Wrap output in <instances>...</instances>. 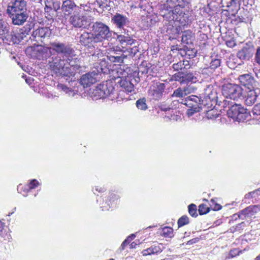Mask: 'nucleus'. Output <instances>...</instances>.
<instances>
[{
  "mask_svg": "<svg viewBox=\"0 0 260 260\" xmlns=\"http://www.w3.org/2000/svg\"><path fill=\"white\" fill-rule=\"evenodd\" d=\"M165 88L164 83L154 82L149 88L148 95L151 100L158 101L162 98Z\"/></svg>",
  "mask_w": 260,
  "mask_h": 260,
  "instance_id": "f8f14e48",
  "label": "nucleus"
},
{
  "mask_svg": "<svg viewBox=\"0 0 260 260\" xmlns=\"http://www.w3.org/2000/svg\"><path fill=\"white\" fill-rule=\"evenodd\" d=\"M252 113L254 115L259 116V118H260V103H258L254 106L252 109Z\"/></svg>",
  "mask_w": 260,
  "mask_h": 260,
  "instance_id": "8fccbe9b",
  "label": "nucleus"
},
{
  "mask_svg": "<svg viewBox=\"0 0 260 260\" xmlns=\"http://www.w3.org/2000/svg\"><path fill=\"white\" fill-rule=\"evenodd\" d=\"M123 34L124 35H117V40L122 45H131L133 44L134 40L129 37L128 32Z\"/></svg>",
  "mask_w": 260,
  "mask_h": 260,
  "instance_id": "a878e982",
  "label": "nucleus"
},
{
  "mask_svg": "<svg viewBox=\"0 0 260 260\" xmlns=\"http://www.w3.org/2000/svg\"><path fill=\"white\" fill-rule=\"evenodd\" d=\"M80 10H83L85 11H88L90 8L89 4H80L79 7Z\"/></svg>",
  "mask_w": 260,
  "mask_h": 260,
  "instance_id": "3c124183",
  "label": "nucleus"
},
{
  "mask_svg": "<svg viewBox=\"0 0 260 260\" xmlns=\"http://www.w3.org/2000/svg\"><path fill=\"white\" fill-rule=\"evenodd\" d=\"M25 81L28 84H30L31 83V81H32V79L31 77H29L25 79Z\"/></svg>",
  "mask_w": 260,
  "mask_h": 260,
  "instance_id": "4d7b16f0",
  "label": "nucleus"
},
{
  "mask_svg": "<svg viewBox=\"0 0 260 260\" xmlns=\"http://www.w3.org/2000/svg\"><path fill=\"white\" fill-rule=\"evenodd\" d=\"M149 70V64L146 62H142L139 67V72H141L143 74H146L148 73Z\"/></svg>",
  "mask_w": 260,
  "mask_h": 260,
  "instance_id": "ea45409f",
  "label": "nucleus"
},
{
  "mask_svg": "<svg viewBox=\"0 0 260 260\" xmlns=\"http://www.w3.org/2000/svg\"><path fill=\"white\" fill-rule=\"evenodd\" d=\"M111 22L121 31V33L128 32L126 28L128 27L129 20L126 16L119 13H116L112 17Z\"/></svg>",
  "mask_w": 260,
  "mask_h": 260,
  "instance_id": "1a4fd4ad",
  "label": "nucleus"
},
{
  "mask_svg": "<svg viewBox=\"0 0 260 260\" xmlns=\"http://www.w3.org/2000/svg\"><path fill=\"white\" fill-rule=\"evenodd\" d=\"M242 252V251L237 248H234L230 250L228 256H226V258H233L237 255H239L240 253Z\"/></svg>",
  "mask_w": 260,
  "mask_h": 260,
  "instance_id": "de8ad7c7",
  "label": "nucleus"
},
{
  "mask_svg": "<svg viewBox=\"0 0 260 260\" xmlns=\"http://www.w3.org/2000/svg\"><path fill=\"white\" fill-rule=\"evenodd\" d=\"M3 223L2 222H0V233L1 232H2V231H3Z\"/></svg>",
  "mask_w": 260,
  "mask_h": 260,
  "instance_id": "052dcab7",
  "label": "nucleus"
},
{
  "mask_svg": "<svg viewBox=\"0 0 260 260\" xmlns=\"http://www.w3.org/2000/svg\"><path fill=\"white\" fill-rule=\"evenodd\" d=\"M184 93H185V95H187L191 93L194 92L196 90L197 88L194 87L193 85L190 84L187 85L186 86L183 87Z\"/></svg>",
  "mask_w": 260,
  "mask_h": 260,
  "instance_id": "37998d69",
  "label": "nucleus"
},
{
  "mask_svg": "<svg viewBox=\"0 0 260 260\" xmlns=\"http://www.w3.org/2000/svg\"><path fill=\"white\" fill-rule=\"evenodd\" d=\"M222 7H225V11L228 12L230 14L233 16L235 15L239 9L237 1L235 0H230L229 2H227V5L225 6L223 5Z\"/></svg>",
  "mask_w": 260,
  "mask_h": 260,
  "instance_id": "393cba45",
  "label": "nucleus"
},
{
  "mask_svg": "<svg viewBox=\"0 0 260 260\" xmlns=\"http://www.w3.org/2000/svg\"><path fill=\"white\" fill-rule=\"evenodd\" d=\"M172 79L173 80L180 82L181 84L184 83V72H178L174 74Z\"/></svg>",
  "mask_w": 260,
  "mask_h": 260,
  "instance_id": "c756f323",
  "label": "nucleus"
},
{
  "mask_svg": "<svg viewBox=\"0 0 260 260\" xmlns=\"http://www.w3.org/2000/svg\"><path fill=\"white\" fill-rule=\"evenodd\" d=\"M9 17L12 20V23L15 25H22L28 18L27 12H7Z\"/></svg>",
  "mask_w": 260,
  "mask_h": 260,
  "instance_id": "2eb2a0df",
  "label": "nucleus"
},
{
  "mask_svg": "<svg viewBox=\"0 0 260 260\" xmlns=\"http://www.w3.org/2000/svg\"><path fill=\"white\" fill-rule=\"evenodd\" d=\"M192 51L193 52L194 54H192V55H190V54H188V55L191 56V58H193V57H194L196 56V51H193V50H192Z\"/></svg>",
  "mask_w": 260,
  "mask_h": 260,
  "instance_id": "680f3d73",
  "label": "nucleus"
},
{
  "mask_svg": "<svg viewBox=\"0 0 260 260\" xmlns=\"http://www.w3.org/2000/svg\"><path fill=\"white\" fill-rule=\"evenodd\" d=\"M35 24L32 22L27 23L21 29V33L23 35H28L30 30L34 28Z\"/></svg>",
  "mask_w": 260,
  "mask_h": 260,
  "instance_id": "f704fd0d",
  "label": "nucleus"
},
{
  "mask_svg": "<svg viewBox=\"0 0 260 260\" xmlns=\"http://www.w3.org/2000/svg\"><path fill=\"white\" fill-rule=\"evenodd\" d=\"M57 89L59 90H62L65 93H68L70 96H74L75 94V92L72 90L71 88H70L68 87L67 86L62 84H58L57 85Z\"/></svg>",
  "mask_w": 260,
  "mask_h": 260,
  "instance_id": "7c9ffc66",
  "label": "nucleus"
},
{
  "mask_svg": "<svg viewBox=\"0 0 260 260\" xmlns=\"http://www.w3.org/2000/svg\"><path fill=\"white\" fill-rule=\"evenodd\" d=\"M118 83L121 87V89L124 92L126 93H131L134 91V85L129 80L126 78H121Z\"/></svg>",
  "mask_w": 260,
  "mask_h": 260,
  "instance_id": "4be33fe9",
  "label": "nucleus"
},
{
  "mask_svg": "<svg viewBox=\"0 0 260 260\" xmlns=\"http://www.w3.org/2000/svg\"><path fill=\"white\" fill-rule=\"evenodd\" d=\"M94 190H95L96 191H98L99 192H102L105 191V188L102 187L96 186L95 187L94 189L93 190V193L94 194H96V192H95Z\"/></svg>",
  "mask_w": 260,
  "mask_h": 260,
  "instance_id": "5fc2aeb1",
  "label": "nucleus"
},
{
  "mask_svg": "<svg viewBox=\"0 0 260 260\" xmlns=\"http://www.w3.org/2000/svg\"><path fill=\"white\" fill-rule=\"evenodd\" d=\"M255 260H260V253L259 255H258L255 259Z\"/></svg>",
  "mask_w": 260,
  "mask_h": 260,
  "instance_id": "0e129e2a",
  "label": "nucleus"
},
{
  "mask_svg": "<svg viewBox=\"0 0 260 260\" xmlns=\"http://www.w3.org/2000/svg\"><path fill=\"white\" fill-rule=\"evenodd\" d=\"M189 222L188 217L186 215H183L178 219V225L179 227H181L188 224Z\"/></svg>",
  "mask_w": 260,
  "mask_h": 260,
  "instance_id": "79ce46f5",
  "label": "nucleus"
},
{
  "mask_svg": "<svg viewBox=\"0 0 260 260\" xmlns=\"http://www.w3.org/2000/svg\"><path fill=\"white\" fill-rule=\"evenodd\" d=\"M161 252L160 248L158 246H152L142 251L143 255H148L152 254L157 253Z\"/></svg>",
  "mask_w": 260,
  "mask_h": 260,
  "instance_id": "cd10ccee",
  "label": "nucleus"
},
{
  "mask_svg": "<svg viewBox=\"0 0 260 260\" xmlns=\"http://www.w3.org/2000/svg\"><path fill=\"white\" fill-rule=\"evenodd\" d=\"M223 107L224 108L229 107L227 114L229 117L232 118L235 121L244 122L249 117V113L241 105L236 104L232 105L229 101L224 100L223 102Z\"/></svg>",
  "mask_w": 260,
  "mask_h": 260,
  "instance_id": "7ed1b4c3",
  "label": "nucleus"
},
{
  "mask_svg": "<svg viewBox=\"0 0 260 260\" xmlns=\"http://www.w3.org/2000/svg\"><path fill=\"white\" fill-rule=\"evenodd\" d=\"M140 244V242L139 240L134 241L131 244L130 248H135L136 247V246Z\"/></svg>",
  "mask_w": 260,
  "mask_h": 260,
  "instance_id": "6e6d98bb",
  "label": "nucleus"
},
{
  "mask_svg": "<svg viewBox=\"0 0 260 260\" xmlns=\"http://www.w3.org/2000/svg\"><path fill=\"white\" fill-rule=\"evenodd\" d=\"M114 197V198H116V199H118V198H119L118 197H117V196H116L115 194H114V195L113 196L112 198H113V197Z\"/></svg>",
  "mask_w": 260,
  "mask_h": 260,
  "instance_id": "338daca9",
  "label": "nucleus"
},
{
  "mask_svg": "<svg viewBox=\"0 0 260 260\" xmlns=\"http://www.w3.org/2000/svg\"><path fill=\"white\" fill-rule=\"evenodd\" d=\"M111 2L110 0H95V3L98 5L99 7L102 10L109 6V4Z\"/></svg>",
  "mask_w": 260,
  "mask_h": 260,
  "instance_id": "49530a36",
  "label": "nucleus"
},
{
  "mask_svg": "<svg viewBox=\"0 0 260 260\" xmlns=\"http://www.w3.org/2000/svg\"><path fill=\"white\" fill-rule=\"evenodd\" d=\"M40 185V183L36 179H32L30 181L29 183L27 184L26 188L25 189L28 191L30 189H32L37 187Z\"/></svg>",
  "mask_w": 260,
  "mask_h": 260,
  "instance_id": "4c0bfd02",
  "label": "nucleus"
},
{
  "mask_svg": "<svg viewBox=\"0 0 260 260\" xmlns=\"http://www.w3.org/2000/svg\"><path fill=\"white\" fill-rule=\"evenodd\" d=\"M160 109L162 111H167V110H169L170 109V108L163 107L162 106L160 107Z\"/></svg>",
  "mask_w": 260,
  "mask_h": 260,
  "instance_id": "bf43d9fd",
  "label": "nucleus"
},
{
  "mask_svg": "<svg viewBox=\"0 0 260 260\" xmlns=\"http://www.w3.org/2000/svg\"><path fill=\"white\" fill-rule=\"evenodd\" d=\"M91 28L98 42L108 40L112 36V31H110L109 26L102 22H96L92 24Z\"/></svg>",
  "mask_w": 260,
  "mask_h": 260,
  "instance_id": "39448f33",
  "label": "nucleus"
},
{
  "mask_svg": "<svg viewBox=\"0 0 260 260\" xmlns=\"http://www.w3.org/2000/svg\"><path fill=\"white\" fill-rule=\"evenodd\" d=\"M188 212L189 214L194 217H196L198 216L197 212V208L195 204H191L188 206Z\"/></svg>",
  "mask_w": 260,
  "mask_h": 260,
  "instance_id": "a19ab883",
  "label": "nucleus"
},
{
  "mask_svg": "<svg viewBox=\"0 0 260 260\" xmlns=\"http://www.w3.org/2000/svg\"><path fill=\"white\" fill-rule=\"evenodd\" d=\"M114 88L111 82L98 85L93 90L94 96L99 99H104L113 94Z\"/></svg>",
  "mask_w": 260,
  "mask_h": 260,
  "instance_id": "6e6552de",
  "label": "nucleus"
},
{
  "mask_svg": "<svg viewBox=\"0 0 260 260\" xmlns=\"http://www.w3.org/2000/svg\"><path fill=\"white\" fill-rule=\"evenodd\" d=\"M27 55L39 60L47 59L49 68L57 76L70 77L81 71L80 61L74 55V50L69 45L55 42L50 46L41 45L28 47Z\"/></svg>",
  "mask_w": 260,
  "mask_h": 260,
  "instance_id": "f257e3e1",
  "label": "nucleus"
},
{
  "mask_svg": "<svg viewBox=\"0 0 260 260\" xmlns=\"http://www.w3.org/2000/svg\"><path fill=\"white\" fill-rule=\"evenodd\" d=\"M79 8L75 3L72 0H66L62 3L61 10L65 15H70L73 11Z\"/></svg>",
  "mask_w": 260,
  "mask_h": 260,
  "instance_id": "aec40b11",
  "label": "nucleus"
},
{
  "mask_svg": "<svg viewBox=\"0 0 260 260\" xmlns=\"http://www.w3.org/2000/svg\"><path fill=\"white\" fill-rule=\"evenodd\" d=\"M70 23L75 28H86L90 25V20L87 16L81 13L71 16Z\"/></svg>",
  "mask_w": 260,
  "mask_h": 260,
  "instance_id": "9b49d317",
  "label": "nucleus"
},
{
  "mask_svg": "<svg viewBox=\"0 0 260 260\" xmlns=\"http://www.w3.org/2000/svg\"><path fill=\"white\" fill-rule=\"evenodd\" d=\"M184 83H195L197 81V79L192 73H184Z\"/></svg>",
  "mask_w": 260,
  "mask_h": 260,
  "instance_id": "2f4dec72",
  "label": "nucleus"
},
{
  "mask_svg": "<svg viewBox=\"0 0 260 260\" xmlns=\"http://www.w3.org/2000/svg\"><path fill=\"white\" fill-rule=\"evenodd\" d=\"M100 76L97 71L87 73L81 76L80 83L84 88L90 86L97 82Z\"/></svg>",
  "mask_w": 260,
  "mask_h": 260,
  "instance_id": "ddd939ff",
  "label": "nucleus"
},
{
  "mask_svg": "<svg viewBox=\"0 0 260 260\" xmlns=\"http://www.w3.org/2000/svg\"><path fill=\"white\" fill-rule=\"evenodd\" d=\"M20 185H19L18 186V188H17V190L19 191V189H20Z\"/></svg>",
  "mask_w": 260,
  "mask_h": 260,
  "instance_id": "774afa93",
  "label": "nucleus"
},
{
  "mask_svg": "<svg viewBox=\"0 0 260 260\" xmlns=\"http://www.w3.org/2000/svg\"><path fill=\"white\" fill-rule=\"evenodd\" d=\"M7 11L27 12V2L25 0H12L7 7Z\"/></svg>",
  "mask_w": 260,
  "mask_h": 260,
  "instance_id": "4468645a",
  "label": "nucleus"
},
{
  "mask_svg": "<svg viewBox=\"0 0 260 260\" xmlns=\"http://www.w3.org/2000/svg\"><path fill=\"white\" fill-rule=\"evenodd\" d=\"M227 45L228 46H232V45L231 44L232 43V42H228L227 43Z\"/></svg>",
  "mask_w": 260,
  "mask_h": 260,
  "instance_id": "69168bd1",
  "label": "nucleus"
},
{
  "mask_svg": "<svg viewBox=\"0 0 260 260\" xmlns=\"http://www.w3.org/2000/svg\"><path fill=\"white\" fill-rule=\"evenodd\" d=\"M201 99L196 95H191L183 100L182 103L189 108L186 112L187 115L189 117L200 111L199 105H202L200 101Z\"/></svg>",
  "mask_w": 260,
  "mask_h": 260,
  "instance_id": "0eeeda50",
  "label": "nucleus"
},
{
  "mask_svg": "<svg viewBox=\"0 0 260 260\" xmlns=\"http://www.w3.org/2000/svg\"><path fill=\"white\" fill-rule=\"evenodd\" d=\"M136 106L139 109L145 110L147 109V106L146 104V100L143 99H141L138 100L136 102Z\"/></svg>",
  "mask_w": 260,
  "mask_h": 260,
  "instance_id": "e433bc0d",
  "label": "nucleus"
},
{
  "mask_svg": "<svg viewBox=\"0 0 260 260\" xmlns=\"http://www.w3.org/2000/svg\"><path fill=\"white\" fill-rule=\"evenodd\" d=\"M198 98L201 99L200 101L202 104L206 106L208 104V101L211 102L216 100L217 98V91L214 89L213 85L211 84L207 85Z\"/></svg>",
  "mask_w": 260,
  "mask_h": 260,
  "instance_id": "9d476101",
  "label": "nucleus"
},
{
  "mask_svg": "<svg viewBox=\"0 0 260 260\" xmlns=\"http://www.w3.org/2000/svg\"><path fill=\"white\" fill-rule=\"evenodd\" d=\"M254 50L253 46L247 45L238 52L237 56L241 60H248L254 54Z\"/></svg>",
  "mask_w": 260,
  "mask_h": 260,
  "instance_id": "a211bd4d",
  "label": "nucleus"
},
{
  "mask_svg": "<svg viewBox=\"0 0 260 260\" xmlns=\"http://www.w3.org/2000/svg\"><path fill=\"white\" fill-rule=\"evenodd\" d=\"M136 235L135 234H132L125 240V242L129 244L135 238Z\"/></svg>",
  "mask_w": 260,
  "mask_h": 260,
  "instance_id": "864d4df0",
  "label": "nucleus"
},
{
  "mask_svg": "<svg viewBox=\"0 0 260 260\" xmlns=\"http://www.w3.org/2000/svg\"><path fill=\"white\" fill-rule=\"evenodd\" d=\"M190 0H167L161 6V15L172 23L177 21L182 25L190 22L188 10L190 8Z\"/></svg>",
  "mask_w": 260,
  "mask_h": 260,
  "instance_id": "f03ea898",
  "label": "nucleus"
},
{
  "mask_svg": "<svg viewBox=\"0 0 260 260\" xmlns=\"http://www.w3.org/2000/svg\"><path fill=\"white\" fill-rule=\"evenodd\" d=\"M10 36V25L6 20H0V38L4 40Z\"/></svg>",
  "mask_w": 260,
  "mask_h": 260,
  "instance_id": "5701e85b",
  "label": "nucleus"
},
{
  "mask_svg": "<svg viewBox=\"0 0 260 260\" xmlns=\"http://www.w3.org/2000/svg\"><path fill=\"white\" fill-rule=\"evenodd\" d=\"M198 211L200 215H204L210 211V208L206 205L202 204L199 206Z\"/></svg>",
  "mask_w": 260,
  "mask_h": 260,
  "instance_id": "a18cd8bd",
  "label": "nucleus"
},
{
  "mask_svg": "<svg viewBox=\"0 0 260 260\" xmlns=\"http://www.w3.org/2000/svg\"><path fill=\"white\" fill-rule=\"evenodd\" d=\"M51 34V30L47 27H39L33 31L32 40L37 42H43V40L49 38Z\"/></svg>",
  "mask_w": 260,
  "mask_h": 260,
  "instance_id": "dca6fc26",
  "label": "nucleus"
},
{
  "mask_svg": "<svg viewBox=\"0 0 260 260\" xmlns=\"http://www.w3.org/2000/svg\"><path fill=\"white\" fill-rule=\"evenodd\" d=\"M222 94L228 100V99L238 101L242 99L243 96V89L238 84L228 83L222 86Z\"/></svg>",
  "mask_w": 260,
  "mask_h": 260,
  "instance_id": "20e7f679",
  "label": "nucleus"
},
{
  "mask_svg": "<svg viewBox=\"0 0 260 260\" xmlns=\"http://www.w3.org/2000/svg\"><path fill=\"white\" fill-rule=\"evenodd\" d=\"M221 64V59L219 58H212L210 63L209 68L212 70H215L220 67Z\"/></svg>",
  "mask_w": 260,
  "mask_h": 260,
  "instance_id": "c9c22d12",
  "label": "nucleus"
},
{
  "mask_svg": "<svg viewBox=\"0 0 260 260\" xmlns=\"http://www.w3.org/2000/svg\"><path fill=\"white\" fill-rule=\"evenodd\" d=\"M128 244L127 243L125 242V240L122 243L121 245V248L122 250H123L125 248V247Z\"/></svg>",
  "mask_w": 260,
  "mask_h": 260,
  "instance_id": "13d9d810",
  "label": "nucleus"
},
{
  "mask_svg": "<svg viewBox=\"0 0 260 260\" xmlns=\"http://www.w3.org/2000/svg\"><path fill=\"white\" fill-rule=\"evenodd\" d=\"M95 39V38L91 30L90 32L85 31L80 35L79 42L84 46H88L90 44L93 45L94 43H98Z\"/></svg>",
  "mask_w": 260,
  "mask_h": 260,
  "instance_id": "6ab92c4d",
  "label": "nucleus"
},
{
  "mask_svg": "<svg viewBox=\"0 0 260 260\" xmlns=\"http://www.w3.org/2000/svg\"><path fill=\"white\" fill-rule=\"evenodd\" d=\"M16 208H14V211H13L12 212L8 214V216H10L11 214H12L14 212V211H16Z\"/></svg>",
  "mask_w": 260,
  "mask_h": 260,
  "instance_id": "e2e57ef3",
  "label": "nucleus"
},
{
  "mask_svg": "<svg viewBox=\"0 0 260 260\" xmlns=\"http://www.w3.org/2000/svg\"><path fill=\"white\" fill-rule=\"evenodd\" d=\"M259 210V207L257 205L250 206L242 210L237 215L239 218L243 219L246 217L253 215Z\"/></svg>",
  "mask_w": 260,
  "mask_h": 260,
  "instance_id": "412c9836",
  "label": "nucleus"
},
{
  "mask_svg": "<svg viewBox=\"0 0 260 260\" xmlns=\"http://www.w3.org/2000/svg\"><path fill=\"white\" fill-rule=\"evenodd\" d=\"M186 96L185 93L184 92V90L183 89V87H179L177 89H175L173 93L172 94L173 97H176V98H183Z\"/></svg>",
  "mask_w": 260,
  "mask_h": 260,
  "instance_id": "58836bf2",
  "label": "nucleus"
},
{
  "mask_svg": "<svg viewBox=\"0 0 260 260\" xmlns=\"http://www.w3.org/2000/svg\"><path fill=\"white\" fill-rule=\"evenodd\" d=\"M260 196V188L253 191L249 192L245 194V199H251Z\"/></svg>",
  "mask_w": 260,
  "mask_h": 260,
  "instance_id": "c03bdc74",
  "label": "nucleus"
},
{
  "mask_svg": "<svg viewBox=\"0 0 260 260\" xmlns=\"http://www.w3.org/2000/svg\"><path fill=\"white\" fill-rule=\"evenodd\" d=\"M210 208L214 211H218L222 208V206L216 202L215 199H211L210 201Z\"/></svg>",
  "mask_w": 260,
  "mask_h": 260,
  "instance_id": "09e8293b",
  "label": "nucleus"
},
{
  "mask_svg": "<svg viewBox=\"0 0 260 260\" xmlns=\"http://www.w3.org/2000/svg\"><path fill=\"white\" fill-rule=\"evenodd\" d=\"M199 238H193L187 241V242L186 243V245H192L193 244L196 243L199 241Z\"/></svg>",
  "mask_w": 260,
  "mask_h": 260,
  "instance_id": "603ef678",
  "label": "nucleus"
},
{
  "mask_svg": "<svg viewBox=\"0 0 260 260\" xmlns=\"http://www.w3.org/2000/svg\"><path fill=\"white\" fill-rule=\"evenodd\" d=\"M165 237L172 238L174 236L173 229L169 226H166L162 229L161 233Z\"/></svg>",
  "mask_w": 260,
  "mask_h": 260,
  "instance_id": "72a5a7b5",
  "label": "nucleus"
},
{
  "mask_svg": "<svg viewBox=\"0 0 260 260\" xmlns=\"http://www.w3.org/2000/svg\"><path fill=\"white\" fill-rule=\"evenodd\" d=\"M239 80L240 83L248 89H254L256 82L253 77L249 74H243L239 76Z\"/></svg>",
  "mask_w": 260,
  "mask_h": 260,
  "instance_id": "f3484780",
  "label": "nucleus"
},
{
  "mask_svg": "<svg viewBox=\"0 0 260 260\" xmlns=\"http://www.w3.org/2000/svg\"><path fill=\"white\" fill-rule=\"evenodd\" d=\"M257 94L254 89H250L245 96V103L248 106H252L256 101Z\"/></svg>",
  "mask_w": 260,
  "mask_h": 260,
  "instance_id": "b1692460",
  "label": "nucleus"
},
{
  "mask_svg": "<svg viewBox=\"0 0 260 260\" xmlns=\"http://www.w3.org/2000/svg\"><path fill=\"white\" fill-rule=\"evenodd\" d=\"M194 35L191 30H185L182 35V42L186 44H191Z\"/></svg>",
  "mask_w": 260,
  "mask_h": 260,
  "instance_id": "bb28decb",
  "label": "nucleus"
},
{
  "mask_svg": "<svg viewBox=\"0 0 260 260\" xmlns=\"http://www.w3.org/2000/svg\"><path fill=\"white\" fill-rule=\"evenodd\" d=\"M253 63L255 66L260 67V46L256 47L254 50Z\"/></svg>",
  "mask_w": 260,
  "mask_h": 260,
  "instance_id": "c85d7f7f",
  "label": "nucleus"
},
{
  "mask_svg": "<svg viewBox=\"0 0 260 260\" xmlns=\"http://www.w3.org/2000/svg\"><path fill=\"white\" fill-rule=\"evenodd\" d=\"M109 55L101 60L100 63L102 66H107L106 59L112 62L122 63L126 55L123 54V51L119 47L114 46L109 49Z\"/></svg>",
  "mask_w": 260,
  "mask_h": 260,
  "instance_id": "423d86ee",
  "label": "nucleus"
},
{
  "mask_svg": "<svg viewBox=\"0 0 260 260\" xmlns=\"http://www.w3.org/2000/svg\"><path fill=\"white\" fill-rule=\"evenodd\" d=\"M187 63L188 61H180L177 63H174L172 65V68L174 70L178 71L185 68V66L187 65Z\"/></svg>",
  "mask_w": 260,
  "mask_h": 260,
  "instance_id": "473e14b6",
  "label": "nucleus"
}]
</instances>
